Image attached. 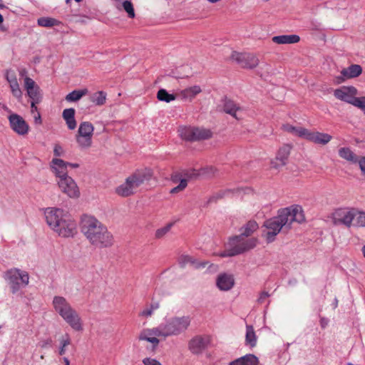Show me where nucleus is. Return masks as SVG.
<instances>
[{"mask_svg": "<svg viewBox=\"0 0 365 365\" xmlns=\"http://www.w3.org/2000/svg\"><path fill=\"white\" fill-rule=\"evenodd\" d=\"M178 263L182 267H184L187 264H190V265H192L195 268H199L201 267H204L207 264V262H202V263H199V262H196V260L194 258H192L191 256L187 255H182L180 256L178 258Z\"/></svg>", "mask_w": 365, "mask_h": 365, "instance_id": "obj_31", "label": "nucleus"}, {"mask_svg": "<svg viewBox=\"0 0 365 365\" xmlns=\"http://www.w3.org/2000/svg\"><path fill=\"white\" fill-rule=\"evenodd\" d=\"M158 337L162 338V334L159 326L153 329H144L138 336L139 340L147 341L153 344L154 346H157L160 342Z\"/></svg>", "mask_w": 365, "mask_h": 365, "instance_id": "obj_17", "label": "nucleus"}, {"mask_svg": "<svg viewBox=\"0 0 365 365\" xmlns=\"http://www.w3.org/2000/svg\"><path fill=\"white\" fill-rule=\"evenodd\" d=\"M272 41L277 44H292L298 43L300 38L298 35H282L276 36L272 38Z\"/></svg>", "mask_w": 365, "mask_h": 365, "instance_id": "obj_30", "label": "nucleus"}, {"mask_svg": "<svg viewBox=\"0 0 365 365\" xmlns=\"http://www.w3.org/2000/svg\"><path fill=\"white\" fill-rule=\"evenodd\" d=\"M68 164V167H70L71 168H77L79 167V164L78 163H67Z\"/></svg>", "mask_w": 365, "mask_h": 365, "instance_id": "obj_61", "label": "nucleus"}, {"mask_svg": "<svg viewBox=\"0 0 365 365\" xmlns=\"http://www.w3.org/2000/svg\"><path fill=\"white\" fill-rule=\"evenodd\" d=\"M106 101V93L103 91H97L91 97V101L96 106H103Z\"/></svg>", "mask_w": 365, "mask_h": 365, "instance_id": "obj_35", "label": "nucleus"}, {"mask_svg": "<svg viewBox=\"0 0 365 365\" xmlns=\"http://www.w3.org/2000/svg\"><path fill=\"white\" fill-rule=\"evenodd\" d=\"M224 110L225 113L231 115L236 119L239 120L242 118L241 115L242 109L238 107L232 101H226L224 104Z\"/></svg>", "mask_w": 365, "mask_h": 365, "instance_id": "obj_26", "label": "nucleus"}, {"mask_svg": "<svg viewBox=\"0 0 365 365\" xmlns=\"http://www.w3.org/2000/svg\"><path fill=\"white\" fill-rule=\"evenodd\" d=\"M153 174L152 170L149 168L136 170L115 188V193L123 197L135 194L142 184L151 179Z\"/></svg>", "mask_w": 365, "mask_h": 365, "instance_id": "obj_3", "label": "nucleus"}, {"mask_svg": "<svg viewBox=\"0 0 365 365\" xmlns=\"http://www.w3.org/2000/svg\"><path fill=\"white\" fill-rule=\"evenodd\" d=\"M258 358L250 354L230 362L229 365H258Z\"/></svg>", "mask_w": 365, "mask_h": 365, "instance_id": "obj_27", "label": "nucleus"}, {"mask_svg": "<svg viewBox=\"0 0 365 365\" xmlns=\"http://www.w3.org/2000/svg\"><path fill=\"white\" fill-rule=\"evenodd\" d=\"M0 106L2 108V109H4L5 111L9 113H11V110L8 108L7 106H6L5 104H1L0 103Z\"/></svg>", "mask_w": 365, "mask_h": 365, "instance_id": "obj_60", "label": "nucleus"}, {"mask_svg": "<svg viewBox=\"0 0 365 365\" xmlns=\"http://www.w3.org/2000/svg\"><path fill=\"white\" fill-rule=\"evenodd\" d=\"M168 230H157L155 234L156 238H161L165 235Z\"/></svg>", "mask_w": 365, "mask_h": 365, "instance_id": "obj_58", "label": "nucleus"}, {"mask_svg": "<svg viewBox=\"0 0 365 365\" xmlns=\"http://www.w3.org/2000/svg\"><path fill=\"white\" fill-rule=\"evenodd\" d=\"M352 106L361 109V110H365V96L355 97Z\"/></svg>", "mask_w": 365, "mask_h": 365, "instance_id": "obj_45", "label": "nucleus"}, {"mask_svg": "<svg viewBox=\"0 0 365 365\" xmlns=\"http://www.w3.org/2000/svg\"><path fill=\"white\" fill-rule=\"evenodd\" d=\"M24 88L26 90L28 96L36 102L42 99L41 90L36 82L29 76L24 77Z\"/></svg>", "mask_w": 365, "mask_h": 365, "instance_id": "obj_19", "label": "nucleus"}, {"mask_svg": "<svg viewBox=\"0 0 365 365\" xmlns=\"http://www.w3.org/2000/svg\"><path fill=\"white\" fill-rule=\"evenodd\" d=\"M54 311L75 331L83 329L81 319L68 300L61 296H55L52 301Z\"/></svg>", "mask_w": 365, "mask_h": 365, "instance_id": "obj_2", "label": "nucleus"}, {"mask_svg": "<svg viewBox=\"0 0 365 365\" xmlns=\"http://www.w3.org/2000/svg\"><path fill=\"white\" fill-rule=\"evenodd\" d=\"M9 87L12 96L17 100L21 101L22 98L23 92L20 88L19 82L16 83L9 84Z\"/></svg>", "mask_w": 365, "mask_h": 365, "instance_id": "obj_39", "label": "nucleus"}, {"mask_svg": "<svg viewBox=\"0 0 365 365\" xmlns=\"http://www.w3.org/2000/svg\"><path fill=\"white\" fill-rule=\"evenodd\" d=\"M4 278L13 294L17 293L21 287H26L29 283V273L18 268L7 270L4 273Z\"/></svg>", "mask_w": 365, "mask_h": 365, "instance_id": "obj_6", "label": "nucleus"}, {"mask_svg": "<svg viewBox=\"0 0 365 365\" xmlns=\"http://www.w3.org/2000/svg\"><path fill=\"white\" fill-rule=\"evenodd\" d=\"M357 94L358 91L354 86H341L334 91L336 98L351 105Z\"/></svg>", "mask_w": 365, "mask_h": 365, "instance_id": "obj_15", "label": "nucleus"}, {"mask_svg": "<svg viewBox=\"0 0 365 365\" xmlns=\"http://www.w3.org/2000/svg\"><path fill=\"white\" fill-rule=\"evenodd\" d=\"M362 174L365 175V156H359L357 158V163Z\"/></svg>", "mask_w": 365, "mask_h": 365, "instance_id": "obj_49", "label": "nucleus"}, {"mask_svg": "<svg viewBox=\"0 0 365 365\" xmlns=\"http://www.w3.org/2000/svg\"><path fill=\"white\" fill-rule=\"evenodd\" d=\"M201 92L200 86H193L181 91L180 95L182 99L191 101Z\"/></svg>", "mask_w": 365, "mask_h": 365, "instance_id": "obj_29", "label": "nucleus"}, {"mask_svg": "<svg viewBox=\"0 0 365 365\" xmlns=\"http://www.w3.org/2000/svg\"><path fill=\"white\" fill-rule=\"evenodd\" d=\"M292 150V146L289 144L283 145L278 150L276 156L278 158H280L283 160H284L286 162H287L288 158L290 155V152Z\"/></svg>", "mask_w": 365, "mask_h": 365, "instance_id": "obj_37", "label": "nucleus"}, {"mask_svg": "<svg viewBox=\"0 0 365 365\" xmlns=\"http://www.w3.org/2000/svg\"><path fill=\"white\" fill-rule=\"evenodd\" d=\"M361 252H362V255L364 256V257L365 258V245H364L361 248Z\"/></svg>", "mask_w": 365, "mask_h": 365, "instance_id": "obj_64", "label": "nucleus"}, {"mask_svg": "<svg viewBox=\"0 0 365 365\" xmlns=\"http://www.w3.org/2000/svg\"><path fill=\"white\" fill-rule=\"evenodd\" d=\"M306 140L315 144L325 145L332 140V136L326 133L308 130Z\"/></svg>", "mask_w": 365, "mask_h": 365, "instance_id": "obj_20", "label": "nucleus"}, {"mask_svg": "<svg viewBox=\"0 0 365 365\" xmlns=\"http://www.w3.org/2000/svg\"><path fill=\"white\" fill-rule=\"evenodd\" d=\"M63 150L59 145H56L53 149V154L56 157H60L63 155Z\"/></svg>", "mask_w": 365, "mask_h": 365, "instance_id": "obj_53", "label": "nucleus"}, {"mask_svg": "<svg viewBox=\"0 0 365 365\" xmlns=\"http://www.w3.org/2000/svg\"><path fill=\"white\" fill-rule=\"evenodd\" d=\"M207 170H209L210 172V173L214 174L215 169L212 167L204 168L202 170V174H205Z\"/></svg>", "mask_w": 365, "mask_h": 365, "instance_id": "obj_59", "label": "nucleus"}, {"mask_svg": "<svg viewBox=\"0 0 365 365\" xmlns=\"http://www.w3.org/2000/svg\"><path fill=\"white\" fill-rule=\"evenodd\" d=\"M283 130L302 138L306 139L308 129L303 127H296L290 124H284L282 125Z\"/></svg>", "mask_w": 365, "mask_h": 365, "instance_id": "obj_28", "label": "nucleus"}, {"mask_svg": "<svg viewBox=\"0 0 365 365\" xmlns=\"http://www.w3.org/2000/svg\"><path fill=\"white\" fill-rule=\"evenodd\" d=\"M61 191L71 198H78L80 196L79 188L75 180L70 176L57 180Z\"/></svg>", "mask_w": 365, "mask_h": 365, "instance_id": "obj_13", "label": "nucleus"}, {"mask_svg": "<svg viewBox=\"0 0 365 365\" xmlns=\"http://www.w3.org/2000/svg\"><path fill=\"white\" fill-rule=\"evenodd\" d=\"M362 72L361 66L357 64H353L347 68H344L341 74L342 76L337 77V83H340L344 81L345 79L355 78L359 76Z\"/></svg>", "mask_w": 365, "mask_h": 365, "instance_id": "obj_22", "label": "nucleus"}, {"mask_svg": "<svg viewBox=\"0 0 365 365\" xmlns=\"http://www.w3.org/2000/svg\"><path fill=\"white\" fill-rule=\"evenodd\" d=\"M209 343V336H195L189 341L188 347L192 354H197L205 350Z\"/></svg>", "mask_w": 365, "mask_h": 365, "instance_id": "obj_16", "label": "nucleus"}, {"mask_svg": "<svg viewBox=\"0 0 365 365\" xmlns=\"http://www.w3.org/2000/svg\"><path fill=\"white\" fill-rule=\"evenodd\" d=\"M44 215L46 221L50 227L68 228L72 225L71 216L62 209L47 207L44 210Z\"/></svg>", "mask_w": 365, "mask_h": 365, "instance_id": "obj_7", "label": "nucleus"}, {"mask_svg": "<svg viewBox=\"0 0 365 365\" xmlns=\"http://www.w3.org/2000/svg\"><path fill=\"white\" fill-rule=\"evenodd\" d=\"M144 365H162L158 361L155 359L145 358L143 360Z\"/></svg>", "mask_w": 365, "mask_h": 365, "instance_id": "obj_51", "label": "nucleus"}, {"mask_svg": "<svg viewBox=\"0 0 365 365\" xmlns=\"http://www.w3.org/2000/svg\"><path fill=\"white\" fill-rule=\"evenodd\" d=\"M355 222L353 225L358 227H365V212L359 211L357 210V215H356L354 220Z\"/></svg>", "mask_w": 365, "mask_h": 365, "instance_id": "obj_41", "label": "nucleus"}, {"mask_svg": "<svg viewBox=\"0 0 365 365\" xmlns=\"http://www.w3.org/2000/svg\"><path fill=\"white\" fill-rule=\"evenodd\" d=\"M122 6H123V9L128 14V16L129 18L133 19L135 17V14L133 5L130 1H124L122 4Z\"/></svg>", "mask_w": 365, "mask_h": 365, "instance_id": "obj_42", "label": "nucleus"}, {"mask_svg": "<svg viewBox=\"0 0 365 365\" xmlns=\"http://www.w3.org/2000/svg\"><path fill=\"white\" fill-rule=\"evenodd\" d=\"M245 344L252 348L257 344V336L252 326L246 327Z\"/></svg>", "mask_w": 365, "mask_h": 365, "instance_id": "obj_32", "label": "nucleus"}, {"mask_svg": "<svg viewBox=\"0 0 365 365\" xmlns=\"http://www.w3.org/2000/svg\"><path fill=\"white\" fill-rule=\"evenodd\" d=\"M32 115L34 116L35 123L38 124H41V114L38 111V110L36 111H34V113H32Z\"/></svg>", "mask_w": 365, "mask_h": 365, "instance_id": "obj_54", "label": "nucleus"}, {"mask_svg": "<svg viewBox=\"0 0 365 365\" xmlns=\"http://www.w3.org/2000/svg\"><path fill=\"white\" fill-rule=\"evenodd\" d=\"M234 285L235 279L231 274L221 273L216 279V286L221 291L230 290Z\"/></svg>", "mask_w": 365, "mask_h": 365, "instance_id": "obj_21", "label": "nucleus"}, {"mask_svg": "<svg viewBox=\"0 0 365 365\" xmlns=\"http://www.w3.org/2000/svg\"><path fill=\"white\" fill-rule=\"evenodd\" d=\"M287 164V162L277 156L271 161V168L278 170Z\"/></svg>", "mask_w": 365, "mask_h": 365, "instance_id": "obj_44", "label": "nucleus"}, {"mask_svg": "<svg viewBox=\"0 0 365 365\" xmlns=\"http://www.w3.org/2000/svg\"><path fill=\"white\" fill-rule=\"evenodd\" d=\"M59 354L63 355L66 353V347L71 344V338L68 334H65L60 340Z\"/></svg>", "mask_w": 365, "mask_h": 365, "instance_id": "obj_40", "label": "nucleus"}, {"mask_svg": "<svg viewBox=\"0 0 365 365\" xmlns=\"http://www.w3.org/2000/svg\"><path fill=\"white\" fill-rule=\"evenodd\" d=\"M339 156L351 164L357 163V158L359 157L349 147L340 148L338 150Z\"/></svg>", "mask_w": 365, "mask_h": 365, "instance_id": "obj_25", "label": "nucleus"}, {"mask_svg": "<svg viewBox=\"0 0 365 365\" xmlns=\"http://www.w3.org/2000/svg\"><path fill=\"white\" fill-rule=\"evenodd\" d=\"M10 128L19 135H25L29 131V125L19 114L11 113L8 117Z\"/></svg>", "mask_w": 365, "mask_h": 365, "instance_id": "obj_14", "label": "nucleus"}, {"mask_svg": "<svg viewBox=\"0 0 365 365\" xmlns=\"http://www.w3.org/2000/svg\"><path fill=\"white\" fill-rule=\"evenodd\" d=\"M246 230L245 234L231 237L225 244V250L220 252L218 255L221 257H234L256 247L257 240L255 237H248L250 231L252 230Z\"/></svg>", "mask_w": 365, "mask_h": 365, "instance_id": "obj_4", "label": "nucleus"}, {"mask_svg": "<svg viewBox=\"0 0 365 365\" xmlns=\"http://www.w3.org/2000/svg\"><path fill=\"white\" fill-rule=\"evenodd\" d=\"M257 228L258 225L255 220H250L247 222L246 227H242V228Z\"/></svg>", "mask_w": 365, "mask_h": 365, "instance_id": "obj_56", "label": "nucleus"}, {"mask_svg": "<svg viewBox=\"0 0 365 365\" xmlns=\"http://www.w3.org/2000/svg\"><path fill=\"white\" fill-rule=\"evenodd\" d=\"M180 136L188 141H197L207 140L212 138V133L209 129L190 127L181 129Z\"/></svg>", "mask_w": 365, "mask_h": 365, "instance_id": "obj_11", "label": "nucleus"}, {"mask_svg": "<svg viewBox=\"0 0 365 365\" xmlns=\"http://www.w3.org/2000/svg\"><path fill=\"white\" fill-rule=\"evenodd\" d=\"M246 191H250V188H245V189H237L236 192L240 194L242 192H245Z\"/></svg>", "mask_w": 365, "mask_h": 365, "instance_id": "obj_63", "label": "nucleus"}, {"mask_svg": "<svg viewBox=\"0 0 365 365\" xmlns=\"http://www.w3.org/2000/svg\"><path fill=\"white\" fill-rule=\"evenodd\" d=\"M93 125L88 121L81 122L75 136L78 148L81 150L90 149L93 145Z\"/></svg>", "mask_w": 365, "mask_h": 365, "instance_id": "obj_8", "label": "nucleus"}, {"mask_svg": "<svg viewBox=\"0 0 365 365\" xmlns=\"http://www.w3.org/2000/svg\"><path fill=\"white\" fill-rule=\"evenodd\" d=\"M5 78L9 84L18 83L17 76L14 70H7L5 73Z\"/></svg>", "mask_w": 365, "mask_h": 365, "instance_id": "obj_43", "label": "nucleus"}, {"mask_svg": "<svg viewBox=\"0 0 365 365\" xmlns=\"http://www.w3.org/2000/svg\"><path fill=\"white\" fill-rule=\"evenodd\" d=\"M80 225L82 228H101L102 226L94 216L88 214L81 215Z\"/></svg>", "mask_w": 365, "mask_h": 365, "instance_id": "obj_23", "label": "nucleus"}, {"mask_svg": "<svg viewBox=\"0 0 365 365\" xmlns=\"http://www.w3.org/2000/svg\"><path fill=\"white\" fill-rule=\"evenodd\" d=\"M229 192H230V190L223 191V192L217 193L215 195L212 196L209 199L208 203L212 202H216L217 199L222 198L225 194L229 193Z\"/></svg>", "mask_w": 365, "mask_h": 365, "instance_id": "obj_50", "label": "nucleus"}, {"mask_svg": "<svg viewBox=\"0 0 365 365\" xmlns=\"http://www.w3.org/2000/svg\"><path fill=\"white\" fill-rule=\"evenodd\" d=\"M26 73H27V71L26 69H21V71H19V75L21 77H24V76H26Z\"/></svg>", "mask_w": 365, "mask_h": 365, "instance_id": "obj_62", "label": "nucleus"}, {"mask_svg": "<svg viewBox=\"0 0 365 365\" xmlns=\"http://www.w3.org/2000/svg\"><path fill=\"white\" fill-rule=\"evenodd\" d=\"M57 235L62 237H73L74 233V230H54Z\"/></svg>", "mask_w": 365, "mask_h": 365, "instance_id": "obj_48", "label": "nucleus"}, {"mask_svg": "<svg viewBox=\"0 0 365 365\" xmlns=\"http://www.w3.org/2000/svg\"><path fill=\"white\" fill-rule=\"evenodd\" d=\"M269 294L267 292H262L260 293L257 302L259 304H262L269 297Z\"/></svg>", "mask_w": 365, "mask_h": 365, "instance_id": "obj_52", "label": "nucleus"}, {"mask_svg": "<svg viewBox=\"0 0 365 365\" xmlns=\"http://www.w3.org/2000/svg\"><path fill=\"white\" fill-rule=\"evenodd\" d=\"M357 215V209L344 207L334 210L332 213V220L335 225H344L349 227L353 225V222Z\"/></svg>", "mask_w": 365, "mask_h": 365, "instance_id": "obj_10", "label": "nucleus"}, {"mask_svg": "<svg viewBox=\"0 0 365 365\" xmlns=\"http://www.w3.org/2000/svg\"><path fill=\"white\" fill-rule=\"evenodd\" d=\"M52 341L51 339H47L46 340H43L39 343V346L41 348H46L47 346L51 345Z\"/></svg>", "mask_w": 365, "mask_h": 365, "instance_id": "obj_57", "label": "nucleus"}, {"mask_svg": "<svg viewBox=\"0 0 365 365\" xmlns=\"http://www.w3.org/2000/svg\"><path fill=\"white\" fill-rule=\"evenodd\" d=\"M305 215L302 206L292 205L289 207L279 209L277 215L265 222V228H283L289 227L293 222L301 224L305 222Z\"/></svg>", "mask_w": 365, "mask_h": 365, "instance_id": "obj_1", "label": "nucleus"}, {"mask_svg": "<svg viewBox=\"0 0 365 365\" xmlns=\"http://www.w3.org/2000/svg\"><path fill=\"white\" fill-rule=\"evenodd\" d=\"M88 91L86 88L82 90H75L68 95H66L65 99L68 102H76L80 100L83 96L88 93Z\"/></svg>", "mask_w": 365, "mask_h": 365, "instance_id": "obj_33", "label": "nucleus"}, {"mask_svg": "<svg viewBox=\"0 0 365 365\" xmlns=\"http://www.w3.org/2000/svg\"><path fill=\"white\" fill-rule=\"evenodd\" d=\"M191 323L189 316L173 317L166 318L160 324L162 338L178 336L187 331Z\"/></svg>", "mask_w": 365, "mask_h": 365, "instance_id": "obj_5", "label": "nucleus"}, {"mask_svg": "<svg viewBox=\"0 0 365 365\" xmlns=\"http://www.w3.org/2000/svg\"><path fill=\"white\" fill-rule=\"evenodd\" d=\"M157 98L160 101H164L170 103L176 99V96L174 94H170L165 89L161 88L157 93Z\"/></svg>", "mask_w": 365, "mask_h": 365, "instance_id": "obj_36", "label": "nucleus"}, {"mask_svg": "<svg viewBox=\"0 0 365 365\" xmlns=\"http://www.w3.org/2000/svg\"><path fill=\"white\" fill-rule=\"evenodd\" d=\"M159 307L158 303H153L150 304L149 306H147L145 308H144L140 313V316L148 318L150 317L154 311L158 309Z\"/></svg>", "mask_w": 365, "mask_h": 365, "instance_id": "obj_38", "label": "nucleus"}, {"mask_svg": "<svg viewBox=\"0 0 365 365\" xmlns=\"http://www.w3.org/2000/svg\"><path fill=\"white\" fill-rule=\"evenodd\" d=\"M231 59L237 63L242 68L248 69L256 68L259 63L258 57L251 53L233 51L231 55Z\"/></svg>", "mask_w": 365, "mask_h": 365, "instance_id": "obj_12", "label": "nucleus"}, {"mask_svg": "<svg viewBox=\"0 0 365 365\" xmlns=\"http://www.w3.org/2000/svg\"><path fill=\"white\" fill-rule=\"evenodd\" d=\"M280 231L281 230H272V231H268L263 235L266 237V241L268 243H270L274 241L276 236L279 233Z\"/></svg>", "mask_w": 365, "mask_h": 365, "instance_id": "obj_47", "label": "nucleus"}, {"mask_svg": "<svg viewBox=\"0 0 365 365\" xmlns=\"http://www.w3.org/2000/svg\"><path fill=\"white\" fill-rule=\"evenodd\" d=\"M76 110L74 108H66L62 113V117L69 130H74L76 128L77 122L75 119Z\"/></svg>", "mask_w": 365, "mask_h": 365, "instance_id": "obj_24", "label": "nucleus"}, {"mask_svg": "<svg viewBox=\"0 0 365 365\" xmlns=\"http://www.w3.org/2000/svg\"><path fill=\"white\" fill-rule=\"evenodd\" d=\"M51 169L57 180L68 177L67 162L60 158H55L52 159L51 162Z\"/></svg>", "mask_w": 365, "mask_h": 365, "instance_id": "obj_18", "label": "nucleus"}, {"mask_svg": "<svg viewBox=\"0 0 365 365\" xmlns=\"http://www.w3.org/2000/svg\"><path fill=\"white\" fill-rule=\"evenodd\" d=\"M84 235L96 247H108L113 243V235L108 230H86Z\"/></svg>", "mask_w": 365, "mask_h": 365, "instance_id": "obj_9", "label": "nucleus"}, {"mask_svg": "<svg viewBox=\"0 0 365 365\" xmlns=\"http://www.w3.org/2000/svg\"><path fill=\"white\" fill-rule=\"evenodd\" d=\"M37 23L39 26L51 28L60 25L61 21L51 17H41L37 20Z\"/></svg>", "mask_w": 365, "mask_h": 365, "instance_id": "obj_34", "label": "nucleus"}, {"mask_svg": "<svg viewBox=\"0 0 365 365\" xmlns=\"http://www.w3.org/2000/svg\"><path fill=\"white\" fill-rule=\"evenodd\" d=\"M41 101V99L38 100L36 102L35 101L31 100V113H34V111L38 110L36 104H38Z\"/></svg>", "mask_w": 365, "mask_h": 365, "instance_id": "obj_55", "label": "nucleus"}, {"mask_svg": "<svg viewBox=\"0 0 365 365\" xmlns=\"http://www.w3.org/2000/svg\"><path fill=\"white\" fill-rule=\"evenodd\" d=\"M187 185V180L186 179H181L180 180V184L173 187L171 190H170V193L171 194H175V193H178L179 192H181L182 191Z\"/></svg>", "mask_w": 365, "mask_h": 365, "instance_id": "obj_46", "label": "nucleus"}]
</instances>
